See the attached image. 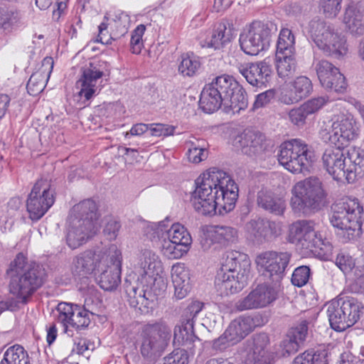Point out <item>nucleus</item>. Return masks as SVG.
Returning <instances> with one entry per match:
<instances>
[{"label":"nucleus","instance_id":"45","mask_svg":"<svg viewBox=\"0 0 364 364\" xmlns=\"http://www.w3.org/2000/svg\"><path fill=\"white\" fill-rule=\"evenodd\" d=\"M294 364H328L326 353L307 350L297 356L294 360Z\"/></svg>","mask_w":364,"mask_h":364},{"label":"nucleus","instance_id":"27","mask_svg":"<svg viewBox=\"0 0 364 364\" xmlns=\"http://www.w3.org/2000/svg\"><path fill=\"white\" fill-rule=\"evenodd\" d=\"M342 146H335L326 149L323 156L322 161L326 171L338 181H345V159Z\"/></svg>","mask_w":364,"mask_h":364},{"label":"nucleus","instance_id":"22","mask_svg":"<svg viewBox=\"0 0 364 364\" xmlns=\"http://www.w3.org/2000/svg\"><path fill=\"white\" fill-rule=\"evenodd\" d=\"M267 321V316L260 312L245 314L232 321L228 328L240 342L256 328L264 326Z\"/></svg>","mask_w":364,"mask_h":364},{"label":"nucleus","instance_id":"51","mask_svg":"<svg viewBox=\"0 0 364 364\" xmlns=\"http://www.w3.org/2000/svg\"><path fill=\"white\" fill-rule=\"evenodd\" d=\"M113 26L117 29L116 32H113V36L115 38H119L123 36L127 33L130 18L129 16L124 12H119L115 15V18H113Z\"/></svg>","mask_w":364,"mask_h":364},{"label":"nucleus","instance_id":"50","mask_svg":"<svg viewBox=\"0 0 364 364\" xmlns=\"http://www.w3.org/2000/svg\"><path fill=\"white\" fill-rule=\"evenodd\" d=\"M146 31V27L143 24L137 26L132 31L130 40V46L132 53L139 54L144 47L142 37Z\"/></svg>","mask_w":364,"mask_h":364},{"label":"nucleus","instance_id":"39","mask_svg":"<svg viewBox=\"0 0 364 364\" xmlns=\"http://www.w3.org/2000/svg\"><path fill=\"white\" fill-rule=\"evenodd\" d=\"M295 53V37L291 31L284 28L280 31L276 55H289Z\"/></svg>","mask_w":364,"mask_h":364},{"label":"nucleus","instance_id":"17","mask_svg":"<svg viewBox=\"0 0 364 364\" xmlns=\"http://www.w3.org/2000/svg\"><path fill=\"white\" fill-rule=\"evenodd\" d=\"M290 259L291 255L287 252L266 251L257 256L255 262L259 272L272 280L274 285L279 287V282L284 276Z\"/></svg>","mask_w":364,"mask_h":364},{"label":"nucleus","instance_id":"23","mask_svg":"<svg viewBox=\"0 0 364 364\" xmlns=\"http://www.w3.org/2000/svg\"><path fill=\"white\" fill-rule=\"evenodd\" d=\"M106 266L100 269L97 277L100 287L105 291L114 289L120 283L121 253L115 250L112 255H108Z\"/></svg>","mask_w":364,"mask_h":364},{"label":"nucleus","instance_id":"12","mask_svg":"<svg viewBox=\"0 0 364 364\" xmlns=\"http://www.w3.org/2000/svg\"><path fill=\"white\" fill-rule=\"evenodd\" d=\"M360 129L354 117L349 113L335 117L329 127L322 129L321 138L325 142H331L335 146H345L358 138Z\"/></svg>","mask_w":364,"mask_h":364},{"label":"nucleus","instance_id":"9","mask_svg":"<svg viewBox=\"0 0 364 364\" xmlns=\"http://www.w3.org/2000/svg\"><path fill=\"white\" fill-rule=\"evenodd\" d=\"M312 220H299L289 226L288 240L298 248L307 251H316L319 249L326 255L332 253L333 246L327 240H322L315 231Z\"/></svg>","mask_w":364,"mask_h":364},{"label":"nucleus","instance_id":"2","mask_svg":"<svg viewBox=\"0 0 364 364\" xmlns=\"http://www.w3.org/2000/svg\"><path fill=\"white\" fill-rule=\"evenodd\" d=\"M136 279L126 285L129 304L142 314L149 313L154 306L157 296L167 287L166 274L159 256L151 250H145L134 267Z\"/></svg>","mask_w":364,"mask_h":364},{"label":"nucleus","instance_id":"29","mask_svg":"<svg viewBox=\"0 0 364 364\" xmlns=\"http://www.w3.org/2000/svg\"><path fill=\"white\" fill-rule=\"evenodd\" d=\"M312 90L311 80L304 75L298 76L290 82L289 90L282 93L280 99L286 105H292L307 97Z\"/></svg>","mask_w":364,"mask_h":364},{"label":"nucleus","instance_id":"42","mask_svg":"<svg viewBox=\"0 0 364 364\" xmlns=\"http://www.w3.org/2000/svg\"><path fill=\"white\" fill-rule=\"evenodd\" d=\"M21 24V16L15 10L0 7V27L4 31H11Z\"/></svg>","mask_w":364,"mask_h":364},{"label":"nucleus","instance_id":"13","mask_svg":"<svg viewBox=\"0 0 364 364\" xmlns=\"http://www.w3.org/2000/svg\"><path fill=\"white\" fill-rule=\"evenodd\" d=\"M171 335V328L164 321L147 323L141 333L140 352L144 358L159 355L167 346Z\"/></svg>","mask_w":364,"mask_h":364},{"label":"nucleus","instance_id":"54","mask_svg":"<svg viewBox=\"0 0 364 364\" xmlns=\"http://www.w3.org/2000/svg\"><path fill=\"white\" fill-rule=\"evenodd\" d=\"M311 270L307 266H301L296 268L291 276V282L294 286L301 287L309 281Z\"/></svg>","mask_w":364,"mask_h":364},{"label":"nucleus","instance_id":"31","mask_svg":"<svg viewBox=\"0 0 364 364\" xmlns=\"http://www.w3.org/2000/svg\"><path fill=\"white\" fill-rule=\"evenodd\" d=\"M345 181L353 183L364 173V150L358 147H350L346 154Z\"/></svg>","mask_w":364,"mask_h":364},{"label":"nucleus","instance_id":"53","mask_svg":"<svg viewBox=\"0 0 364 364\" xmlns=\"http://www.w3.org/2000/svg\"><path fill=\"white\" fill-rule=\"evenodd\" d=\"M187 157L190 162L198 164L207 159L208 151L205 148L196 144L195 142H190Z\"/></svg>","mask_w":364,"mask_h":364},{"label":"nucleus","instance_id":"6","mask_svg":"<svg viewBox=\"0 0 364 364\" xmlns=\"http://www.w3.org/2000/svg\"><path fill=\"white\" fill-rule=\"evenodd\" d=\"M301 27L303 33L326 55L340 58L348 53L346 38L333 24L315 16Z\"/></svg>","mask_w":364,"mask_h":364},{"label":"nucleus","instance_id":"24","mask_svg":"<svg viewBox=\"0 0 364 364\" xmlns=\"http://www.w3.org/2000/svg\"><path fill=\"white\" fill-rule=\"evenodd\" d=\"M232 144L250 156H259L265 150L264 136L250 129H246L237 135L233 139Z\"/></svg>","mask_w":364,"mask_h":364},{"label":"nucleus","instance_id":"37","mask_svg":"<svg viewBox=\"0 0 364 364\" xmlns=\"http://www.w3.org/2000/svg\"><path fill=\"white\" fill-rule=\"evenodd\" d=\"M313 66L323 87L331 86L332 82L329 79L332 74H337V77L341 79L339 69L326 60H314Z\"/></svg>","mask_w":364,"mask_h":364},{"label":"nucleus","instance_id":"28","mask_svg":"<svg viewBox=\"0 0 364 364\" xmlns=\"http://www.w3.org/2000/svg\"><path fill=\"white\" fill-rule=\"evenodd\" d=\"M246 228L250 237L257 244L271 240L280 234L276 223L261 218L250 220L247 223Z\"/></svg>","mask_w":364,"mask_h":364},{"label":"nucleus","instance_id":"26","mask_svg":"<svg viewBox=\"0 0 364 364\" xmlns=\"http://www.w3.org/2000/svg\"><path fill=\"white\" fill-rule=\"evenodd\" d=\"M269 338L267 333H260L248 341L246 348L245 364H270L271 355L268 351Z\"/></svg>","mask_w":364,"mask_h":364},{"label":"nucleus","instance_id":"49","mask_svg":"<svg viewBox=\"0 0 364 364\" xmlns=\"http://www.w3.org/2000/svg\"><path fill=\"white\" fill-rule=\"evenodd\" d=\"M342 0H319V8L326 18L336 17L341 9Z\"/></svg>","mask_w":364,"mask_h":364},{"label":"nucleus","instance_id":"40","mask_svg":"<svg viewBox=\"0 0 364 364\" xmlns=\"http://www.w3.org/2000/svg\"><path fill=\"white\" fill-rule=\"evenodd\" d=\"M0 364H30V361L25 349L19 345H14L6 350Z\"/></svg>","mask_w":364,"mask_h":364},{"label":"nucleus","instance_id":"8","mask_svg":"<svg viewBox=\"0 0 364 364\" xmlns=\"http://www.w3.org/2000/svg\"><path fill=\"white\" fill-rule=\"evenodd\" d=\"M290 207L298 216L318 210L325 198L322 183L318 178L299 181L292 188Z\"/></svg>","mask_w":364,"mask_h":364},{"label":"nucleus","instance_id":"62","mask_svg":"<svg viewBox=\"0 0 364 364\" xmlns=\"http://www.w3.org/2000/svg\"><path fill=\"white\" fill-rule=\"evenodd\" d=\"M336 264L342 272H348L355 267V259L348 255L340 253L336 259Z\"/></svg>","mask_w":364,"mask_h":364},{"label":"nucleus","instance_id":"59","mask_svg":"<svg viewBox=\"0 0 364 364\" xmlns=\"http://www.w3.org/2000/svg\"><path fill=\"white\" fill-rule=\"evenodd\" d=\"M120 228V223L114 218L109 217L106 218L103 232L108 240H114L117 238Z\"/></svg>","mask_w":364,"mask_h":364},{"label":"nucleus","instance_id":"21","mask_svg":"<svg viewBox=\"0 0 364 364\" xmlns=\"http://www.w3.org/2000/svg\"><path fill=\"white\" fill-rule=\"evenodd\" d=\"M238 238L237 230L231 226L216 225L203 229L200 245L204 250H209L215 243L228 246L235 243Z\"/></svg>","mask_w":364,"mask_h":364},{"label":"nucleus","instance_id":"14","mask_svg":"<svg viewBox=\"0 0 364 364\" xmlns=\"http://www.w3.org/2000/svg\"><path fill=\"white\" fill-rule=\"evenodd\" d=\"M362 308L354 298L332 301L326 311L331 328L336 331H343L353 326L360 318Z\"/></svg>","mask_w":364,"mask_h":364},{"label":"nucleus","instance_id":"15","mask_svg":"<svg viewBox=\"0 0 364 364\" xmlns=\"http://www.w3.org/2000/svg\"><path fill=\"white\" fill-rule=\"evenodd\" d=\"M46 277L44 268L33 263L21 274L20 277L11 278L10 292L22 301L36 291L43 284Z\"/></svg>","mask_w":364,"mask_h":364},{"label":"nucleus","instance_id":"34","mask_svg":"<svg viewBox=\"0 0 364 364\" xmlns=\"http://www.w3.org/2000/svg\"><path fill=\"white\" fill-rule=\"evenodd\" d=\"M231 34L226 26L220 23L209 32L205 37H200L199 43L203 48L219 50L230 42Z\"/></svg>","mask_w":364,"mask_h":364},{"label":"nucleus","instance_id":"10","mask_svg":"<svg viewBox=\"0 0 364 364\" xmlns=\"http://www.w3.org/2000/svg\"><path fill=\"white\" fill-rule=\"evenodd\" d=\"M313 157V152L304 141L294 139L281 144L278 161L289 171L299 173L308 170Z\"/></svg>","mask_w":364,"mask_h":364},{"label":"nucleus","instance_id":"1","mask_svg":"<svg viewBox=\"0 0 364 364\" xmlns=\"http://www.w3.org/2000/svg\"><path fill=\"white\" fill-rule=\"evenodd\" d=\"M196 184L191 203L198 213L225 215L235 208L238 187L225 171L211 168L196 179Z\"/></svg>","mask_w":364,"mask_h":364},{"label":"nucleus","instance_id":"41","mask_svg":"<svg viewBox=\"0 0 364 364\" xmlns=\"http://www.w3.org/2000/svg\"><path fill=\"white\" fill-rule=\"evenodd\" d=\"M168 238L188 250L192 243V237L189 232L180 223H174L170 226Z\"/></svg>","mask_w":364,"mask_h":364},{"label":"nucleus","instance_id":"3","mask_svg":"<svg viewBox=\"0 0 364 364\" xmlns=\"http://www.w3.org/2000/svg\"><path fill=\"white\" fill-rule=\"evenodd\" d=\"M221 105L239 113L247 107L248 100L243 87L232 77L222 75L215 78L203 90L200 106L206 113L218 110Z\"/></svg>","mask_w":364,"mask_h":364},{"label":"nucleus","instance_id":"43","mask_svg":"<svg viewBox=\"0 0 364 364\" xmlns=\"http://www.w3.org/2000/svg\"><path fill=\"white\" fill-rule=\"evenodd\" d=\"M193 322L188 318L186 326L183 328L178 327L174 331L173 342L178 346H186L194 342L196 337L193 331Z\"/></svg>","mask_w":364,"mask_h":364},{"label":"nucleus","instance_id":"35","mask_svg":"<svg viewBox=\"0 0 364 364\" xmlns=\"http://www.w3.org/2000/svg\"><path fill=\"white\" fill-rule=\"evenodd\" d=\"M257 203L264 210L277 215H282L286 208L285 200L267 189L257 193Z\"/></svg>","mask_w":364,"mask_h":364},{"label":"nucleus","instance_id":"5","mask_svg":"<svg viewBox=\"0 0 364 364\" xmlns=\"http://www.w3.org/2000/svg\"><path fill=\"white\" fill-rule=\"evenodd\" d=\"M97 207L93 200H84L75 205L68 219V245L76 249L84 244L97 230Z\"/></svg>","mask_w":364,"mask_h":364},{"label":"nucleus","instance_id":"38","mask_svg":"<svg viewBox=\"0 0 364 364\" xmlns=\"http://www.w3.org/2000/svg\"><path fill=\"white\" fill-rule=\"evenodd\" d=\"M276 67L279 77L286 79L292 76L297 67L295 53L276 55Z\"/></svg>","mask_w":364,"mask_h":364},{"label":"nucleus","instance_id":"4","mask_svg":"<svg viewBox=\"0 0 364 364\" xmlns=\"http://www.w3.org/2000/svg\"><path fill=\"white\" fill-rule=\"evenodd\" d=\"M251 263L247 255L232 250L225 254L215 279V286L221 295L241 291L247 283Z\"/></svg>","mask_w":364,"mask_h":364},{"label":"nucleus","instance_id":"18","mask_svg":"<svg viewBox=\"0 0 364 364\" xmlns=\"http://www.w3.org/2000/svg\"><path fill=\"white\" fill-rule=\"evenodd\" d=\"M55 201L53 191L46 179L38 180L33 186L26 201V208L32 220L41 219Z\"/></svg>","mask_w":364,"mask_h":364},{"label":"nucleus","instance_id":"60","mask_svg":"<svg viewBox=\"0 0 364 364\" xmlns=\"http://www.w3.org/2000/svg\"><path fill=\"white\" fill-rule=\"evenodd\" d=\"M310 6L307 4H301L300 3H292L287 6L286 11L288 15L291 16L300 20L301 18L308 15L310 11Z\"/></svg>","mask_w":364,"mask_h":364},{"label":"nucleus","instance_id":"7","mask_svg":"<svg viewBox=\"0 0 364 364\" xmlns=\"http://www.w3.org/2000/svg\"><path fill=\"white\" fill-rule=\"evenodd\" d=\"M330 218L332 225L337 229L336 234L343 242L355 239L361 232L360 221L363 207L355 198L346 197L336 203Z\"/></svg>","mask_w":364,"mask_h":364},{"label":"nucleus","instance_id":"47","mask_svg":"<svg viewBox=\"0 0 364 364\" xmlns=\"http://www.w3.org/2000/svg\"><path fill=\"white\" fill-rule=\"evenodd\" d=\"M75 305L68 303H60L57 306V321L60 323L65 328V331H68L69 323L73 314L74 308Z\"/></svg>","mask_w":364,"mask_h":364},{"label":"nucleus","instance_id":"58","mask_svg":"<svg viewBox=\"0 0 364 364\" xmlns=\"http://www.w3.org/2000/svg\"><path fill=\"white\" fill-rule=\"evenodd\" d=\"M26 257L22 253H19L16 255L14 260L11 263L9 269L7 270V273L11 274V278L16 277L15 275L21 274L27 269L29 265L26 264Z\"/></svg>","mask_w":364,"mask_h":364},{"label":"nucleus","instance_id":"52","mask_svg":"<svg viewBox=\"0 0 364 364\" xmlns=\"http://www.w3.org/2000/svg\"><path fill=\"white\" fill-rule=\"evenodd\" d=\"M168 223V221L164 220L151 225L147 228L146 234L149 235L151 239L168 237L170 227Z\"/></svg>","mask_w":364,"mask_h":364},{"label":"nucleus","instance_id":"32","mask_svg":"<svg viewBox=\"0 0 364 364\" xmlns=\"http://www.w3.org/2000/svg\"><path fill=\"white\" fill-rule=\"evenodd\" d=\"M53 64V59L51 57H46L43 60L42 70L33 73L27 82L26 88L29 95L36 96L45 89Z\"/></svg>","mask_w":364,"mask_h":364},{"label":"nucleus","instance_id":"16","mask_svg":"<svg viewBox=\"0 0 364 364\" xmlns=\"http://www.w3.org/2000/svg\"><path fill=\"white\" fill-rule=\"evenodd\" d=\"M106 71L107 63L102 60H93L83 68L81 77L75 84L80 99L88 101L100 92Z\"/></svg>","mask_w":364,"mask_h":364},{"label":"nucleus","instance_id":"36","mask_svg":"<svg viewBox=\"0 0 364 364\" xmlns=\"http://www.w3.org/2000/svg\"><path fill=\"white\" fill-rule=\"evenodd\" d=\"M200 58L193 53H183L178 60V71L183 77H193L201 68Z\"/></svg>","mask_w":364,"mask_h":364},{"label":"nucleus","instance_id":"63","mask_svg":"<svg viewBox=\"0 0 364 364\" xmlns=\"http://www.w3.org/2000/svg\"><path fill=\"white\" fill-rule=\"evenodd\" d=\"M94 343L85 338H76L74 340V348L72 353L76 351L77 355H83L86 351L94 349Z\"/></svg>","mask_w":364,"mask_h":364},{"label":"nucleus","instance_id":"61","mask_svg":"<svg viewBox=\"0 0 364 364\" xmlns=\"http://www.w3.org/2000/svg\"><path fill=\"white\" fill-rule=\"evenodd\" d=\"M328 101V98L321 96L312 98L302 105L309 115L312 114L322 108Z\"/></svg>","mask_w":364,"mask_h":364},{"label":"nucleus","instance_id":"25","mask_svg":"<svg viewBox=\"0 0 364 364\" xmlns=\"http://www.w3.org/2000/svg\"><path fill=\"white\" fill-rule=\"evenodd\" d=\"M108 255L105 253H95L86 251L76 257L73 263V272L78 275H86L93 272H100L106 266Z\"/></svg>","mask_w":364,"mask_h":364},{"label":"nucleus","instance_id":"46","mask_svg":"<svg viewBox=\"0 0 364 364\" xmlns=\"http://www.w3.org/2000/svg\"><path fill=\"white\" fill-rule=\"evenodd\" d=\"M73 308L74 311L69 327H73L77 330L87 327L90 322L89 311L78 305H75Z\"/></svg>","mask_w":364,"mask_h":364},{"label":"nucleus","instance_id":"30","mask_svg":"<svg viewBox=\"0 0 364 364\" xmlns=\"http://www.w3.org/2000/svg\"><path fill=\"white\" fill-rule=\"evenodd\" d=\"M171 281L174 287L173 297L184 299L191 289L190 271L183 262H176L171 267Z\"/></svg>","mask_w":364,"mask_h":364},{"label":"nucleus","instance_id":"11","mask_svg":"<svg viewBox=\"0 0 364 364\" xmlns=\"http://www.w3.org/2000/svg\"><path fill=\"white\" fill-rule=\"evenodd\" d=\"M276 30L277 28L272 23L252 22L240 35L241 50L247 55H258L259 52L269 48L272 35Z\"/></svg>","mask_w":364,"mask_h":364},{"label":"nucleus","instance_id":"20","mask_svg":"<svg viewBox=\"0 0 364 364\" xmlns=\"http://www.w3.org/2000/svg\"><path fill=\"white\" fill-rule=\"evenodd\" d=\"M237 69L250 85L259 89L267 87L272 77V65L267 60L238 63Z\"/></svg>","mask_w":364,"mask_h":364},{"label":"nucleus","instance_id":"57","mask_svg":"<svg viewBox=\"0 0 364 364\" xmlns=\"http://www.w3.org/2000/svg\"><path fill=\"white\" fill-rule=\"evenodd\" d=\"M308 332V323L306 321H302L296 326L291 328L287 336L291 339L295 340L299 345L306 339Z\"/></svg>","mask_w":364,"mask_h":364},{"label":"nucleus","instance_id":"44","mask_svg":"<svg viewBox=\"0 0 364 364\" xmlns=\"http://www.w3.org/2000/svg\"><path fill=\"white\" fill-rule=\"evenodd\" d=\"M188 250V249L181 246V245H176L168 237L162 240L161 252L168 259L181 258Z\"/></svg>","mask_w":364,"mask_h":364},{"label":"nucleus","instance_id":"56","mask_svg":"<svg viewBox=\"0 0 364 364\" xmlns=\"http://www.w3.org/2000/svg\"><path fill=\"white\" fill-rule=\"evenodd\" d=\"M151 135L157 137H167L174 134L176 127L164 124H150Z\"/></svg>","mask_w":364,"mask_h":364},{"label":"nucleus","instance_id":"48","mask_svg":"<svg viewBox=\"0 0 364 364\" xmlns=\"http://www.w3.org/2000/svg\"><path fill=\"white\" fill-rule=\"evenodd\" d=\"M238 342L237 339L228 328L218 338L213 341V348L222 351Z\"/></svg>","mask_w":364,"mask_h":364},{"label":"nucleus","instance_id":"33","mask_svg":"<svg viewBox=\"0 0 364 364\" xmlns=\"http://www.w3.org/2000/svg\"><path fill=\"white\" fill-rule=\"evenodd\" d=\"M343 23L352 36H360L364 34V11L353 3L350 4L343 17Z\"/></svg>","mask_w":364,"mask_h":364},{"label":"nucleus","instance_id":"64","mask_svg":"<svg viewBox=\"0 0 364 364\" xmlns=\"http://www.w3.org/2000/svg\"><path fill=\"white\" fill-rule=\"evenodd\" d=\"M307 116H309V114L306 112V109H304L303 105L292 109L289 112V117L291 122L298 126L302 125L305 122Z\"/></svg>","mask_w":364,"mask_h":364},{"label":"nucleus","instance_id":"55","mask_svg":"<svg viewBox=\"0 0 364 364\" xmlns=\"http://www.w3.org/2000/svg\"><path fill=\"white\" fill-rule=\"evenodd\" d=\"M188 356L185 349L176 348L164 358L162 364H188Z\"/></svg>","mask_w":364,"mask_h":364},{"label":"nucleus","instance_id":"19","mask_svg":"<svg viewBox=\"0 0 364 364\" xmlns=\"http://www.w3.org/2000/svg\"><path fill=\"white\" fill-rule=\"evenodd\" d=\"M279 287L263 284L257 286L245 297L238 300L235 308L240 311L266 307L277 298Z\"/></svg>","mask_w":364,"mask_h":364}]
</instances>
